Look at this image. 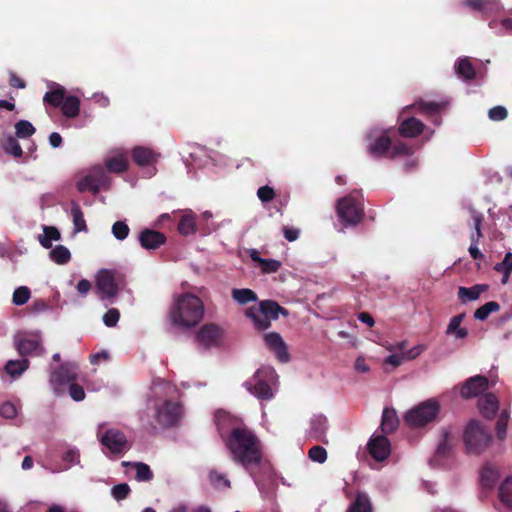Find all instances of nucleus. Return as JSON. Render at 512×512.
Returning a JSON list of instances; mask_svg holds the SVG:
<instances>
[{"mask_svg": "<svg viewBox=\"0 0 512 512\" xmlns=\"http://www.w3.org/2000/svg\"><path fill=\"white\" fill-rule=\"evenodd\" d=\"M346 512H372V504L364 492H358Z\"/></svg>", "mask_w": 512, "mask_h": 512, "instance_id": "obj_31", "label": "nucleus"}, {"mask_svg": "<svg viewBox=\"0 0 512 512\" xmlns=\"http://www.w3.org/2000/svg\"><path fill=\"white\" fill-rule=\"evenodd\" d=\"M0 415L6 419H13L17 416V408L14 404L6 402L0 406Z\"/></svg>", "mask_w": 512, "mask_h": 512, "instance_id": "obj_56", "label": "nucleus"}, {"mask_svg": "<svg viewBox=\"0 0 512 512\" xmlns=\"http://www.w3.org/2000/svg\"><path fill=\"white\" fill-rule=\"evenodd\" d=\"M489 387V382L487 377L483 375H475L473 377L468 378L462 385L460 389V394L463 398H473L477 397L483 392H485Z\"/></svg>", "mask_w": 512, "mask_h": 512, "instance_id": "obj_15", "label": "nucleus"}, {"mask_svg": "<svg viewBox=\"0 0 512 512\" xmlns=\"http://www.w3.org/2000/svg\"><path fill=\"white\" fill-rule=\"evenodd\" d=\"M404 360H406L404 354H392L386 358L385 362L392 365L393 367H398L403 363Z\"/></svg>", "mask_w": 512, "mask_h": 512, "instance_id": "obj_64", "label": "nucleus"}, {"mask_svg": "<svg viewBox=\"0 0 512 512\" xmlns=\"http://www.w3.org/2000/svg\"><path fill=\"white\" fill-rule=\"evenodd\" d=\"M119 318V310L116 308H111L103 315V322L107 327H114L118 323Z\"/></svg>", "mask_w": 512, "mask_h": 512, "instance_id": "obj_54", "label": "nucleus"}, {"mask_svg": "<svg viewBox=\"0 0 512 512\" xmlns=\"http://www.w3.org/2000/svg\"><path fill=\"white\" fill-rule=\"evenodd\" d=\"M138 239L141 247L146 250H156L166 242L164 233L148 228L140 232Z\"/></svg>", "mask_w": 512, "mask_h": 512, "instance_id": "obj_20", "label": "nucleus"}, {"mask_svg": "<svg viewBox=\"0 0 512 512\" xmlns=\"http://www.w3.org/2000/svg\"><path fill=\"white\" fill-rule=\"evenodd\" d=\"M158 155L150 148L135 147L132 150L133 161L141 167L151 165L157 161Z\"/></svg>", "mask_w": 512, "mask_h": 512, "instance_id": "obj_24", "label": "nucleus"}, {"mask_svg": "<svg viewBox=\"0 0 512 512\" xmlns=\"http://www.w3.org/2000/svg\"><path fill=\"white\" fill-rule=\"evenodd\" d=\"M121 464L124 467H132L133 469H135V479L138 482H149L154 478L152 470L146 463L123 461Z\"/></svg>", "mask_w": 512, "mask_h": 512, "instance_id": "obj_27", "label": "nucleus"}, {"mask_svg": "<svg viewBox=\"0 0 512 512\" xmlns=\"http://www.w3.org/2000/svg\"><path fill=\"white\" fill-rule=\"evenodd\" d=\"M367 141V152L374 158L394 159L412 153V147L405 142L398 141L392 144V139L387 132H371L367 136Z\"/></svg>", "mask_w": 512, "mask_h": 512, "instance_id": "obj_3", "label": "nucleus"}, {"mask_svg": "<svg viewBox=\"0 0 512 512\" xmlns=\"http://www.w3.org/2000/svg\"><path fill=\"white\" fill-rule=\"evenodd\" d=\"M30 299V290L26 286H20L15 289L12 301L15 305L21 306L28 302Z\"/></svg>", "mask_w": 512, "mask_h": 512, "instance_id": "obj_46", "label": "nucleus"}, {"mask_svg": "<svg viewBox=\"0 0 512 512\" xmlns=\"http://www.w3.org/2000/svg\"><path fill=\"white\" fill-rule=\"evenodd\" d=\"M464 318H465V313H461V314L453 316L450 319V322L447 326L446 334L450 335L455 330H457L459 327H461V323L463 322Z\"/></svg>", "mask_w": 512, "mask_h": 512, "instance_id": "obj_58", "label": "nucleus"}, {"mask_svg": "<svg viewBox=\"0 0 512 512\" xmlns=\"http://www.w3.org/2000/svg\"><path fill=\"white\" fill-rule=\"evenodd\" d=\"M209 479L215 485L223 482L225 486L230 487V481L224 475L219 474L217 471H211L209 473Z\"/></svg>", "mask_w": 512, "mask_h": 512, "instance_id": "obj_62", "label": "nucleus"}, {"mask_svg": "<svg viewBox=\"0 0 512 512\" xmlns=\"http://www.w3.org/2000/svg\"><path fill=\"white\" fill-rule=\"evenodd\" d=\"M181 405L173 401H165L156 409V421L163 428L174 426L181 415Z\"/></svg>", "mask_w": 512, "mask_h": 512, "instance_id": "obj_11", "label": "nucleus"}, {"mask_svg": "<svg viewBox=\"0 0 512 512\" xmlns=\"http://www.w3.org/2000/svg\"><path fill=\"white\" fill-rule=\"evenodd\" d=\"M110 185L111 179L106 171L102 167H95L77 182V189L81 193L90 191L93 195H97L101 189H109Z\"/></svg>", "mask_w": 512, "mask_h": 512, "instance_id": "obj_9", "label": "nucleus"}, {"mask_svg": "<svg viewBox=\"0 0 512 512\" xmlns=\"http://www.w3.org/2000/svg\"><path fill=\"white\" fill-rule=\"evenodd\" d=\"M203 315V302L198 296L191 293L180 295L169 311L171 323L185 328H192L198 325Z\"/></svg>", "mask_w": 512, "mask_h": 512, "instance_id": "obj_2", "label": "nucleus"}, {"mask_svg": "<svg viewBox=\"0 0 512 512\" xmlns=\"http://www.w3.org/2000/svg\"><path fill=\"white\" fill-rule=\"evenodd\" d=\"M501 502L512 508V476L507 477L499 487Z\"/></svg>", "mask_w": 512, "mask_h": 512, "instance_id": "obj_44", "label": "nucleus"}, {"mask_svg": "<svg viewBox=\"0 0 512 512\" xmlns=\"http://www.w3.org/2000/svg\"><path fill=\"white\" fill-rule=\"evenodd\" d=\"M417 105L419 107L420 112L425 113V114H427L429 116H432V115H438L441 111L446 109V107L448 105V102L447 101H441V102H436V101L424 102V101H421Z\"/></svg>", "mask_w": 512, "mask_h": 512, "instance_id": "obj_40", "label": "nucleus"}, {"mask_svg": "<svg viewBox=\"0 0 512 512\" xmlns=\"http://www.w3.org/2000/svg\"><path fill=\"white\" fill-rule=\"evenodd\" d=\"M223 440L232 460L249 474L260 466L263 457L261 441L250 428L245 425L234 427Z\"/></svg>", "mask_w": 512, "mask_h": 512, "instance_id": "obj_1", "label": "nucleus"}, {"mask_svg": "<svg viewBox=\"0 0 512 512\" xmlns=\"http://www.w3.org/2000/svg\"><path fill=\"white\" fill-rule=\"evenodd\" d=\"M1 147L6 154L12 155L14 158H20L23 155V150L18 140L12 135L5 138Z\"/></svg>", "mask_w": 512, "mask_h": 512, "instance_id": "obj_39", "label": "nucleus"}, {"mask_svg": "<svg viewBox=\"0 0 512 512\" xmlns=\"http://www.w3.org/2000/svg\"><path fill=\"white\" fill-rule=\"evenodd\" d=\"M399 425V419L394 409L385 408L382 413L381 429L383 433L394 432Z\"/></svg>", "mask_w": 512, "mask_h": 512, "instance_id": "obj_28", "label": "nucleus"}, {"mask_svg": "<svg viewBox=\"0 0 512 512\" xmlns=\"http://www.w3.org/2000/svg\"><path fill=\"white\" fill-rule=\"evenodd\" d=\"M60 108L64 116L67 118H75L80 112V100L73 95L66 96Z\"/></svg>", "mask_w": 512, "mask_h": 512, "instance_id": "obj_30", "label": "nucleus"}, {"mask_svg": "<svg viewBox=\"0 0 512 512\" xmlns=\"http://www.w3.org/2000/svg\"><path fill=\"white\" fill-rule=\"evenodd\" d=\"M30 365V361L27 358L21 360H9L4 366V371L12 378L21 376Z\"/></svg>", "mask_w": 512, "mask_h": 512, "instance_id": "obj_29", "label": "nucleus"}, {"mask_svg": "<svg viewBox=\"0 0 512 512\" xmlns=\"http://www.w3.org/2000/svg\"><path fill=\"white\" fill-rule=\"evenodd\" d=\"M368 450L376 461H383L390 454V442L386 436L378 435L369 440Z\"/></svg>", "mask_w": 512, "mask_h": 512, "instance_id": "obj_18", "label": "nucleus"}, {"mask_svg": "<svg viewBox=\"0 0 512 512\" xmlns=\"http://www.w3.org/2000/svg\"><path fill=\"white\" fill-rule=\"evenodd\" d=\"M130 228L124 221H116L112 225L113 236L120 241L126 239L129 235Z\"/></svg>", "mask_w": 512, "mask_h": 512, "instance_id": "obj_48", "label": "nucleus"}, {"mask_svg": "<svg viewBox=\"0 0 512 512\" xmlns=\"http://www.w3.org/2000/svg\"><path fill=\"white\" fill-rule=\"evenodd\" d=\"M36 129L28 120H19L15 124V135L17 138L26 139L35 133Z\"/></svg>", "mask_w": 512, "mask_h": 512, "instance_id": "obj_45", "label": "nucleus"}, {"mask_svg": "<svg viewBox=\"0 0 512 512\" xmlns=\"http://www.w3.org/2000/svg\"><path fill=\"white\" fill-rule=\"evenodd\" d=\"M279 315L287 317L289 311L274 300H262L258 307L251 306L245 311V316L253 322L254 327L259 331L269 329L271 322L277 320Z\"/></svg>", "mask_w": 512, "mask_h": 512, "instance_id": "obj_4", "label": "nucleus"}, {"mask_svg": "<svg viewBox=\"0 0 512 512\" xmlns=\"http://www.w3.org/2000/svg\"><path fill=\"white\" fill-rule=\"evenodd\" d=\"M96 287L101 293L100 298L113 299L117 296L119 289L115 282L114 273L110 270H101L98 273Z\"/></svg>", "mask_w": 512, "mask_h": 512, "instance_id": "obj_14", "label": "nucleus"}, {"mask_svg": "<svg viewBox=\"0 0 512 512\" xmlns=\"http://www.w3.org/2000/svg\"><path fill=\"white\" fill-rule=\"evenodd\" d=\"M106 168L112 173H122L128 169V163L123 155L115 156L106 160Z\"/></svg>", "mask_w": 512, "mask_h": 512, "instance_id": "obj_42", "label": "nucleus"}, {"mask_svg": "<svg viewBox=\"0 0 512 512\" xmlns=\"http://www.w3.org/2000/svg\"><path fill=\"white\" fill-rule=\"evenodd\" d=\"M311 426H310V436L317 441H322L327 443L324 440L326 437V433L328 430V420L324 415H314L311 418Z\"/></svg>", "mask_w": 512, "mask_h": 512, "instance_id": "obj_23", "label": "nucleus"}, {"mask_svg": "<svg viewBox=\"0 0 512 512\" xmlns=\"http://www.w3.org/2000/svg\"><path fill=\"white\" fill-rule=\"evenodd\" d=\"M60 237V232L56 227L44 226L43 234L38 236V240L44 248L49 249L52 247V241H58Z\"/></svg>", "mask_w": 512, "mask_h": 512, "instance_id": "obj_36", "label": "nucleus"}, {"mask_svg": "<svg viewBox=\"0 0 512 512\" xmlns=\"http://www.w3.org/2000/svg\"><path fill=\"white\" fill-rule=\"evenodd\" d=\"M487 284H476L472 287L460 286L457 291V296L462 304H467L471 301L479 299L480 295L488 290Z\"/></svg>", "mask_w": 512, "mask_h": 512, "instance_id": "obj_21", "label": "nucleus"}, {"mask_svg": "<svg viewBox=\"0 0 512 512\" xmlns=\"http://www.w3.org/2000/svg\"><path fill=\"white\" fill-rule=\"evenodd\" d=\"M489 4L490 2L488 0H464V5L478 12L486 11Z\"/></svg>", "mask_w": 512, "mask_h": 512, "instance_id": "obj_55", "label": "nucleus"}, {"mask_svg": "<svg viewBox=\"0 0 512 512\" xmlns=\"http://www.w3.org/2000/svg\"><path fill=\"white\" fill-rule=\"evenodd\" d=\"M509 414L506 410L502 411L496 422L497 437L503 440L506 437Z\"/></svg>", "mask_w": 512, "mask_h": 512, "instance_id": "obj_47", "label": "nucleus"}, {"mask_svg": "<svg viewBox=\"0 0 512 512\" xmlns=\"http://www.w3.org/2000/svg\"><path fill=\"white\" fill-rule=\"evenodd\" d=\"M276 196L275 190L268 186H261L257 190V197L262 203H268L272 201Z\"/></svg>", "mask_w": 512, "mask_h": 512, "instance_id": "obj_52", "label": "nucleus"}, {"mask_svg": "<svg viewBox=\"0 0 512 512\" xmlns=\"http://www.w3.org/2000/svg\"><path fill=\"white\" fill-rule=\"evenodd\" d=\"M336 209L340 220L345 225H357L364 215L361 203L351 194L339 199Z\"/></svg>", "mask_w": 512, "mask_h": 512, "instance_id": "obj_8", "label": "nucleus"}, {"mask_svg": "<svg viewBox=\"0 0 512 512\" xmlns=\"http://www.w3.org/2000/svg\"><path fill=\"white\" fill-rule=\"evenodd\" d=\"M66 97V90L64 87L58 85L55 89L45 93L43 101L52 107H61Z\"/></svg>", "mask_w": 512, "mask_h": 512, "instance_id": "obj_33", "label": "nucleus"}, {"mask_svg": "<svg viewBox=\"0 0 512 512\" xmlns=\"http://www.w3.org/2000/svg\"><path fill=\"white\" fill-rule=\"evenodd\" d=\"M50 258L59 265L66 264L71 259V253L69 249L63 245H57L50 251Z\"/></svg>", "mask_w": 512, "mask_h": 512, "instance_id": "obj_41", "label": "nucleus"}, {"mask_svg": "<svg viewBox=\"0 0 512 512\" xmlns=\"http://www.w3.org/2000/svg\"><path fill=\"white\" fill-rule=\"evenodd\" d=\"M170 512H211V510L205 506H199L197 508H189L186 505H179L173 508Z\"/></svg>", "mask_w": 512, "mask_h": 512, "instance_id": "obj_61", "label": "nucleus"}, {"mask_svg": "<svg viewBox=\"0 0 512 512\" xmlns=\"http://www.w3.org/2000/svg\"><path fill=\"white\" fill-rule=\"evenodd\" d=\"M276 376L274 368L262 367L254 373L250 380L244 383V386L257 398L269 400L273 396L271 384L274 382Z\"/></svg>", "mask_w": 512, "mask_h": 512, "instance_id": "obj_6", "label": "nucleus"}, {"mask_svg": "<svg viewBox=\"0 0 512 512\" xmlns=\"http://www.w3.org/2000/svg\"><path fill=\"white\" fill-rule=\"evenodd\" d=\"M500 478V473L496 467L487 463L480 472V483L485 489H492Z\"/></svg>", "mask_w": 512, "mask_h": 512, "instance_id": "obj_25", "label": "nucleus"}, {"mask_svg": "<svg viewBox=\"0 0 512 512\" xmlns=\"http://www.w3.org/2000/svg\"><path fill=\"white\" fill-rule=\"evenodd\" d=\"M299 230L293 227L284 226L283 234L286 240L293 242L299 237Z\"/></svg>", "mask_w": 512, "mask_h": 512, "instance_id": "obj_63", "label": "nucleus"}, {"mask_svg": "<svg viewBox=\"0 0 512 512\" xmlns=\"http://www.w3.org/2000/svg\"><path fill=\"white\" fill-rule=\"evenodd\" d=\"M264 341L267 348L275 354L281 363H287L290 360L287 345L279 333L270 332L265 334Z\"/></svg>", "mask_w": 512, "mask_h": 512, "instance_id": "obj_16", "label": "nucleus"}, {"mask_svg": "<svg viewBox=\"0 0 512 512\" xmlns=\"http://www.w3.org/2000/svg\"><path fill=\"white\" fill-rule=\"evenodd\" d=\"M100 443L111 454L122 455L131 448L125 433L118 428H109L99 436Z\"/></svg>", "mask_w": 512, "mask_h": 512, "instance_id": "obj_10", "label": "nucleus"}, {"mask_svg": "<svg viewBox=\"0 0 512 512\" xmlns=\"http://www.w3.org/2000/svg\"><path fill=\"white\" fill-rule=\"evenodd\" d=\"M282 266V263L275 259H262L259 267L264 274H271L277 272Z\"/></svg>", "mask_w": 512, "mask_h": 512, "instance_id": "obj_50", "label": "nucleus"}, {"mask_svg": "<svg viewBox=\"0 0 512 512\" xmlns=\"http://www.w3.org/2000/svg\"><path fill=\"white\" fill-rule=\"evenodd\" d=\"M221 338V329L213 323L205 324L196 335L197 341L206 349L217 345Z\"/></svg>", "mask_w": 512, "mask_h": 512, "instance_id": "obj_17", "label": "nucleus"}, {"mask_svg": "<svg viewBox=\"0 0 512 512\" xmlns=\"http://www.w3.org/2000/svg\"><path fill=\"white\" fill-rule=\"evenodd\" d=\"M69 395L74 401H82L85 398V391L82 386L72 382L69 386Z\"/></svg>", "mask_w": 512, "mask_h": 512, "instance_id": "obj_57", "label": "nucleus"}, {"mask_svg": "<svg viewBox=\"0 0 512 512\" xmlns=\"http://www.w3.org/2000/svg\"><path fill=\"white\" fill-rule=\"evenodd\" d=\"M77 378V366L73 363H64L51 372L50 384L58 392L63 386L71 384Z\"/></svg>", "mask_w": 512, "mask_h": 512, "instance_id": "obj_12", "label": "nucleus"}, {"mask_svg": "<svg viewBox=\"0 0 512 512\" xmlns=\"http://www.w3.org/2000/svg\"><path fill=\"white\" fill-rule=\"evenodd\" d=\"M233 300H235L240 305H246L250 302H256L258 300L257 294L248 288H235L231 292Z\"/></svg>", "mask_w": 512, "mask_h": 512, "instance_id": "obj_35", "label": "nucleus"}, {"mask_svg": "<svg viewBox=\"0 0 512 512\" xmlns=\"http://www.w3.org/2000/svg\"><path fill=\"white\" fill-rule=\"evenodd\" d=\"M309 458L318 463H324L327 459V451L322 446H313L308 452Z\"/></svg>", "mask_w": 512, "mask_h": 512, "instance_id": "obj_51", "label": "nucleus"}, {"mask_svg": "<svg viewBox=\"0 0 512 512\" xmlns=\"http://www.w3.org/2000/svg\"><path fill=\"white\" fill-rule=\"evenodd\" d=\"M131 492L130 486L127 483H120L114 485L111 488V495L117 501H122L126 499Z\"/></svg>", "mask_w": 512, "mask_h": 512, "instance_id": "obj_49", "label": "nucleus"}, {"mask_svg": "<svg viewBox=\"0 0 512 512\" xmlns=\"http://www.w3.org/2000/svg\"><path fill=\"white\" fill-rule=\"evenodd\" d=\"M509 259H512V253L508 252L505 254L502 262L496 263L494 270L503 273L505 270L512 269V263H509Z\"/></svg>", "mask_w": 512, "mask_h": 512, "instance_id": "obj_59", "label": "nucleus"}, {"mask_svg": "<svg viewBox=\"0 0 512 512\" xmlns=\"http://www.w3.org/2000/svg\"><path fill=\"white\" fill-rule=\"evenodd\" d=\"M498 404L497 397L492 393L485 394L478 402L481 414L488 419L494 417L498 410Z\"/></svg>", "mask_w": 512, "mask_h": 512, "instance_id": "obj_26", "label": "nucleus"}, {"mask_svg": "<svg viewBox=\"0 0 512 512\" xmlns=\"http://www.w3.org/2000/svg\"><path fill=\"white\" fill-rule=\"evenodd\" d=\"M464 443L468 453L480 454L491 441L490 433L478 421H470L464 431Z\"/></svg>", "mask_w": 512, "mask_h": 512, "instance_id": "obj_7", "label": "nucleus"}, {"mask_svg": "<svg viewBox=\"0 0 512 512\" xmlns=\"http://www.w3.org/2000/svg\"><path fill=\"white\" fill-rule=\"evenodd\" d=\"M71 216L74 224V231L77 233L86 232L87 225L84 219V214L81 210L80 205L75 201L71 202Z\"/></svg>", "mask_w": 512, "mask_h": 512, "instance_id": "obj_34", "label": "nucleus"}, {"mask_svg": "<svg viewBox=\"0 0 512 512\" xmlns=\"http://www.w3.org/2000/svg\"><path fill=\"white\" fill-rule=\"evenodd\" d=\"M439 412L440 403L435 398H430L407 411L404 421L410 427H424L433 422Z\"/></svg>", "mask_w": 512, "mask_h": 512, "instance_id": "obj_5", "label": "nucleus"}, {"mask_svg": "<svg viewBox=\"0 0 512 512\" xmlns=\"http://www.w3.org/2000/svg\"><path fill=\"white\" fill-rule=\"evenodd\" d=\"M507 116L508 111L504 106H495L488 111V117L492 121H503Z\"/></svg>", "mask_w": 512, "mask_h": 512, "instance_id": "obj_53", "label": "nucleus"}, {"mask_svg": "<svg viewBox=\"0 0 512 512\" xmlns=\"http://www.w3.org/2000/svg\"><path fill=\"white\" fill-rule=\"evenodd\" d=\"M398 130L399 134L404 137H417L423 132L424 124L419 119L410 117L401 122Z\"/></svg>", "mask_w": 512, "mask_h": 512, "instance_id": "obj_22", "label": "nucleus"}, {"mask_svg": "<svg viewBox=\"0 0 512 512\" xmlns=\"http://www.w3.org/2000/svg\"><path fill=\"white\" fill-rule=\"evenodd\" d=\"M472 218H473V228L477 229V233H472L470 235L471 244L469 246L468 251L474 260H482V259H484V254L479 250L478 244H479L480 239L483 237V234L481 231L483 215L479 214L477 212H473Z\"/></svg>", "mask_w": 512, "mask_h": 512, "instance_id": "obj_19", "label": "nucleus"}, {"mask_svg": "<svg viewBox=\"0 0 512 512\" xmlns=\"http://www.w3.org/2000/svg\"><path fill=\"white\" fill-rule=\"evenodd\" d=\"M453 449V438L449 431L444 430L442 440L437 446L436 456L438 458H447L451 455Z\"/></svg>", "mask_w": 512, "mask_h": 512, "instance_id": "obj_37", "label": "nucleus"}, {"mask_svg": "<svg viewBox=\"0 0 512 512\" xmlns=\"http://www.w3.org/2000/svg\"><path fill=\"white\" fill-rule=\"evenodd\" d=\"M455 70L459 77L466 81L473 80L476 75L475 68L468 58H461L455 64Z\"/></svg>", "mask_w": 512, "mask_h": 512, "instance_id": "obj_32", "label": "nucleus"}, {"mask_svg": "<svg viewBox=\"0 0 512 512\" xmlns=\"http://www.w3.org/2000/svg\"><path fill=\"white\" fill-rule=\"evenodd\" d=\"M79 452L74 449L66 451L63 455V460L68 463V467L72 464L79 462Z\"/></svg>", "mask_w": 512, "mask_h": 512, "instance_id": "obj_60", "label": "nucleus"}, {"mask_svg": "<svg viewBox=\"0 0 512 512\" xmlns=\"http://www.w3.org/2000/svg\"><path fill=\"white\" fill-rule=\"evenodd\" d=\"M178 232L182 236H189L196 233V217L194 214L182 216L178 223Z\"/></svg>", "mask_w": 512, "mask_h": 512, "instance_id": "obj_38", "label": "nucleus"}, {"mask_svg": "<svg viewBox=\"0 0 512 512\" xmlns=\"http://www.w3.org/2000/svg\"><path fill=\"white\" fill-rule=\"evenodd\" d=\"M16 349L20 356H42L46 353L42 345V337L39 333L23 337L15 341Z\"/></svg>", "mask_w": 512, "mask_h": 512, "instance_id": "obj_13", "label": "nucleus"}, {"mask_svg": "<svg viewBox=\"0 0 512 512\" xmlns=\"http://www.w3.org/2000/svg\"><path fill=\"white\" fill-rule=\"evenodd\" d=\"M500 310V305L496 301H490L477 308L474 312V318L479 321L486 320L493 312Z\"/></svg>", "mask_w": 512, "mask_h": 512, "instance_id": "obj_43", "label": "nucleus"}]
</instances>
